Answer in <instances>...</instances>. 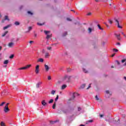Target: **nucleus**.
Returning a JSON list of instances; mask_svg holds the SVG:
<instances>
[{"label": "nucleus", "instance_id": "f257e3e1", "mask_svg": "<svg viewBox=\"0 0 126 126\" xmlns=\"http://www.w3.org/2000/svg\"><path fill=\"white\" fill-rule=\"evenodd\" d=\"M8 105H9V103H8L6 104V105L4 108V113H8V111H9V108H8Z\"/></svg>", "mask_w": 126, "mask_h": 126}, {"label": "nucleus", "instance_id": "f03ea898", "mask_svg": "<svg viewBox=\"0 0 126 126\" xmlns=\"http://www.w3.org/2000/svg\"><path fill=\"white\" fill-rule=\"evenodd\" d=\"M30 67H31V64H28L26 66L21 67V68H19L18 69L19 70H21L22 69H28V68H30Z\"/></svg>", "mask_w": 126, "mask_h": 126}, {"label": "nucleus", "instance_id": "7ed1b4c3", "mask_svg": "<svg viewBox=\"0 0 126 126\" xmlns=\"http://www.w3.org/2000/svg\"><path fill=\"white\" fill-rule=\"evenodd\" d=\"M114 20L115 21V22L117 23V24L118 25V28L122 29L123 28L122 27V26H120V22L119 21V20L115 18Z\"/></svg>", "mask_w": 126, "mask_h": 126}, {"label": "nucleus", "instance_id": "20e7f679", "mask_svg": "<svg viewBox=\"0 0 126 126\" xmlns=\"http://www.w3.org/2000/svg\"><path fill=\"white\" fill-rule=\"evenodd\" d=\"M39 66H40L39 65H37L35 67V72L36 74H38V73H39Z\"/></svg>", "mask_w": 126, "mask_h": 126}, {"label": "nucleus", "instance_id": "39448f33", "mask_svg": "<svg viewBox=\"0 0 126 126\" xmlns=\"http://www.w3.org/2000/svg\"><path fill=\"white\" fill-rule=\"evenodd\" d=\"M13 46H14V43L13 42H10L8 44L9 48H13Z\"/></svg>", "mask_w": 126, "mask_h": 126}, {"label": "nucleus", "instance_id": "423d86ee", "mask_svg": "<svg viewBox=\"0 0 126 126\" xmlns=\"http://www.w3.org/2000/svg\"><path fill=\"white\" fill-rule=\"evenodd\" d=\"M44 67L46 71H48L50 70V67H49V66L46 64H44Z\"/></svg>", "mask_w": 126, "mask_h": 126}, {"label": "nucleus", "instance_id": "0eeeda50", "mask_svg": "<svg viewBox=\"0 0 126 126\" xmlns=\"http://www.w3.org/2000/svg\"><path fill=\"white\" fill-rule=\"evenodd\" d=\"M70 78H71V76H65V79H67L68 82L70 80Z\"/></svg>", "mask_w": 126, "mask_h": 126}, {"label": "nucleus", "instance_id": "6e6552de", "mask_svg": "<svg viewBox=\"0 0 126 126\" xmlns=\"http://www.w3.org/2000/svg\"><path fill=\"white\" fill-rule=\"evenodd\" d=\"M115 35L116 38L119 40V41H120V40H121V34H115Z\"/></svg>", "mask_w": 126, "mask_h": 126}, {"label": "nucleus", "instance_id": "1a4fd4ad", "mask_svg": "<svg viewBox=\"0 0 126 126\" xmlns=\"http://www.w3.org/2000/svg\"><path fill=\"white\" fill-rule=\"evenodd\" d=\"M88 31L89 34H91L92 32L93 31H94V29L91 28H89L88 29Z\"/></svg>", "mask_w": 126, "mask_h": 126}, {"label": "nucleus", "instance_id": "9d476101", "mask_svg": "<svg viewBox=\"0 0 126 126\" xmlns=\"http://www.w3.org/2000/svg\"><path fill=\"white\" fill-rule=\"evenodd\" d=\"M41 84H42V82H39L37 83L36 85V88H39L40 87V85H41Z\"/></svg>", "mask_w": 126, "mask_h": 126}, {"label": "nucleus", "instance_id": "9b49d317", "mask_svg": "<svg viewBox=\"0 0 126 126\" xmlns=\"http://www.w3.org/2000/svg\"><path fill=\"white\" fill-rule=\"evenodd\" d=\"M37 63H43L44 62V59L42 58H40L37 61Z\"/></svg>", "mask_w": 126, "mask_h": 126}, {"label": "nucleus", "instance_id": "f8f14e48", "mask_svg": "<svg viewBox=\"0 0 126 126\" xmlns=\"http://www.w3.org/2000/svg\"><path fill=\"white\" fill-rule=\"evenodd\" d=\"M58 113L59 114H66V111L65 110L59 111Z\"/></svg>", "mask_w": 126, "mask_h": 126}, {"label": "nucleus", "instance_id": "ddd939ff", "mask_svg": "<svg viewBox=\"0 0 126 126\" xmlns=\"http://www.w3.org/2000/svg\"><path fill=\"white\" fill-rule=\"evenodd\" d=\"M41 104L43 106H45L46 105H47V102H46V100H43L41 101Z\"/></svg>", "mask_w": 126, "mask_h": 126}, {"label": "nucleus", "instance_id": "4468645a", "mask_svg": "<svg viewBox=\"0 0 126 126\" xmlns=\"http://www.w3.org/2000/svg\"><path fill=\"white\" fill-rule=\"evenodd\" d=\"M4 20H7L8 21H9V19L8 18V16H5V19L3 20H2V22H3Z\"/></svg>", "mask_w": 126, "mask_h": 126}, {"label": "nucleus", "instance_id": "2eb2a0df", "mask_svg": "<svg viewBox=\"0 0 126 126\" xmlns=\"http://www.w3.org/2000/svg\"><path fill=\"white\" fill-rule=\"evenodd\" d=\"M65 88H66V85H63L62 86L61 89H62V90H63V89H65Z\"/></svg>", "mask_w": 126, "mask_h": 126}, {"label": "nucleus", "instance_id": "dca6fc26", "mask_svg": "<svg viewBox=\"0 0 126 126\" xmlns=\"http://www.w3.org/2000/svg\"><path fill=\"white\" fill-rule=\"evenodd\" d=\"M78 95V94L76 93H74L73 94V99H74L75 98V96H77Z\"/></svg>", "mask_w": 126, "mask_h": 126}, {"label": "nucleus", "instance_id": "f3484780", "mask_svg": "<svg viewBox=\"0 0 126 126\" xmlns=\"http://www.w3.org/2000/svg\"><path fill=\"white\" fill-rule=\"evenodd\" d=\"M7 33H8V31L5 32L4 33L2 34V37H4V36H5Z\"/></svg>", "mask_w": 126, "mask_h": 126}, {"label": "nucleus", "instance_id": "a211bd4d", "mask_svg": "<svg viewBox=\"0 0 126 126\" xmlns=\"http://www.w3.org/2000/svg\"><path fill=\"white\" fill-rule=\"evenodd\" d=\"M48 57H50V55H49V53H45V58H47Z\"/></svg>", "mask_w": 126, "mask_h": 126}, {"label": "nucleus", "instance_id": "6ab92c4d", "mask_svg": "<svg viewBox=\"0 0 126 126\" xmlns=\"http://www.w3.org/2000/svg\"><path fill=\"white\" fill-rule=\"evenodd\" d=\"M14 24L15 25H16V26H17L18 25H20V23H19V22L18 21H16L15 22Z\"/></svg>", "mask_w": 126, "mask_h": 126}, {"label": "nucleus", "instance_id": "aec40b11", "mask_svg": "<svg viewBox=\"0 0 126 126\" xmlns=\"http://www.w3.org/2000/svg\"><path fill=\"white\" fill-rule=\"evenodd\" d=\"M55 94H56V91L55 90H53L51 92V95H55Z\"/></svg>", "mask_w": 126, "mask_h": 126}, {"label": "nucleus", "instance_id": "412c9836", "mask_svg": "<svg viewBox=\"0 0 126 126\" xmlns=\"http://www.w3.org/2000/svg\"><path fill=\"white\" fill-rule=\"evenodd\" d=\"M1 126H5V124L3 122H1L0 124Z\"/></svg>", "mask_w": 126, "mask_h": 126}, {"label": "nucleus", "instance_id": "4be33fe9", "mask_svg": "<svg viewBox=\"0 0 126 126\" xmlns=\"http://www.w3.org/2000/svg\"><path fill=\"white\" fill-rule=\"evenodd\" d=\"M9 63V61L8 60H5L4 62L3 63H4V64H7V63Z\"/></svg>", "mask_w": 126, "mask_h": 126}, {"label": "nucleus", "instance_id": "5701e85b", "mask_svg": "<svg viewBox=\"0 0 126 126\" xmlns=\"http://www.w3.org/2000/svg\"><path fill=\"white\" fill-rule=\"evenodd\" d=\"M52 37V34H50V35H47V36H46V39H47V40L48 39H50V37Z\"/></svg>", "mask_w": 126, "mask_h": 126}, {"label": "nucleus", "instance_id": "b1692460", "mask_svg": "<svg viewBox=\"0 0 126 126\" xmlns=\"http://www.w3.org/2000/svg\"><path fill=\"white\" fill-rule=\"evenodd\" d=\"M97 27L98 28V29H99V30H103V29L102 28V27H101L100 25H97Z\"/></svg>", "mask_w": 126, "mask_h": 126}, {"label": "nucleus", "instance_id": "393cba45", "mask_svg": "<svg viewBox=\"0 0 126 126\" xmlns=\"http://www.w3.org/2000/svg\"><path fill=\"white\" fill-rule=\"evenodd\" d=\"M54 102V99H51L50 100V101L48 102L49 104H51V103H53Z\"/></svg>", "mask_w": 126, "mask_h": 126}, {"label": "nucleus", "instance_id": "a878e982", "mask_svg": "<svg viewBox=\"0 0 126 126\" xmlns=\"http://www.w3.org/2000/svg\"><path fill=\"white\" fill-rule=\"evenodd\" d=\"M108 22H109L110 24H113V21H112V20L109 19Z\"/></svg>", "mask_w": 126, "mask_h": 126}, {"label": "nucleus", "instance_id": "bb28decb", "mask_svg": "<svg viewBox=\"0 0 126 126\" xmlns=\"http://www.w3.org/2000/svg\"><path fill=\"white\" fill-rule=\"evenodd\" d=\"M56 102H54V104L53 105L52 108L53 109H56Z\"/></svg>", "mask_w": 126, "mask_h": 126}, {"label": "nucleus", "instance_id": "cd10ccee", "mask_svg": "<svg viewBox=\"0 0 126 126\" xmlns=\"http://www.w3.org/2000/svg\"><path fill=\"white\" fill-rule=\"evenodd\" d=\"M10 27L9 25H8L7 26H5L3 28V30H5V29H7V28H8Z\"/></svg>", "mask_w": 126, "mask_h": 126}, {"label": "nucleus", "instance_id": "c85d7f7f", "mask_svg": "<svg viewBox=\"0 0 126 126\" xmlns=\"http://www.w3.org/2000/svg\"><path fill=\"white\" fill-rule=\"evenodd\" d=\"M86 85L85 84H83V85L81 86V88H82V89L85 88Z\"/></svg>", "mask_w": 126, "mask_h": 126}, {"label": "nucleus", "instance_id": "c756f323", "mask_svg": "<svg viewBox=\"0 0 126 126\" xmlns=\"http://www.w3.org/2000/svg\"><path fill=\"white\" fill-rule=\"evenodd\" d=\"M83 70L85 73H87L88 72V71L86 70V69L85 68H83Z\"/></svg>", "mask_w": 126, "mask_h": 126}, {"label": "nucleus", "instance_id": "7c9ffc66", "mask_svg": "<svg viewBox=\"0 0 126 126\" xmlns=\"http://www.w3.org/2000/svg\"><path fill=\"white\" fill-rule=\"evenodd\" d=\"M59 100V95H57L56 98H55V102H57Z\"/></svg>", "mask_w": 126, "mask_h": 126}, {"label": "nucleus", "instance_id": "2f4dec72", "mask_svg": "<svg viewBox=\"0 0 126 126\" xmlns=\"http://www.w3.org/2000/svg\"><path fill=\"white\" fill-rule=\"evenodd\" d=\"M28 13L30 15H33V13H32L31 11H28Z\"/></svg>", "mask_w": 126, "mask_h": 126}, {"label": "nucleus", "instance_id": "473e14b6", "mask_svg": "<svg viewBox=\"0 0 126 126\" xmlns=\"http://www.w3.org/2000/svg\"><path fill=\"white\" fill-rule=\"evenodd\" d=\"M4 104H5V102H2L1 104H0V106L1 107L2 106H3V105H4Z\"/></svg>", "mask_w": 126, "mask_h": 126}, {"label": "nucleus", "instance_id": "72a5a7b5", "mask_svg": "<svg viewBox=\"0 0 126 126\" xmlns=\"http://www.w3.org/2000/svg\"><path fill=\"white\" fill-rule=\"evenodd\" d=\"M14 57V55L12 54L9 57V59H13Z\"/></svg>", "mask_w": 126, "mask_h": 126}, {"label": "nucleus", "instance_id": "f704fd0d", "mask_svg": "<svg viewBox=\"0 0 126 126\" xmlns=\"http://www.w3.org/2000/svg\"><path fill=\"white\" fill-rule=\"evenodd\" d=\"M126 59H125L122 60L121 63H126Z\"/></svg>", "mask_w": 126, "mask_h": 126}, {"label": "nucleus", "instance_id": "c9c22d12", "mask_svg": "<svg viewBox=\"0 0 126 126\" xmlns=\"http://www.w3.org/2000/svg\"><path fill=\"white\" fill-rule=\"evenodd\" d=\"M95 100H96V101H99V98L98 97L97 95H95Z\"/></svg>", "mask_w": 126, "mask_h": 126}, {"label": "nucleus", "instance_id": "e433bc0d", "mask_svg": "<svg viewBox=\"0 0 126 126\" xmlns=\"http://www.w3.org/2000/svg\"><path fill=\"white\" fill-rule=\"evenodd\" d=\"M113 51H114V52H116V53L117 52H119V50L117 49H115V48L113 49Z\"/></svg>", "mask_w": 126, "mask_h": 126}, {"label": "nucleus", "instance_id": "4c0bfd02", "mask_svg": "<svg viewBox=\"0 0 126 126\" xmlns=\"http://www.w3.org/2000/svg\"><path fill=\"white\" fill-rule=\"evenodd\" d=\"M44 33L46 34V35H47V34H48V33H50V32L47 31H44Z\"/></svg>", "mask_w": 126, "mask_h": 126}, {"label": "nucleus", "instance_id": "58836bf2", "mask_svg": "<svg viewBox=\"0 0 126 126\" xmlns=\"http://www.w3.org/2000/svg\"><path fill=\"white\" fill-rule=\"evenodd\" d=\"M37 25H39V26H42V25H44V23L40 24V23H37Z\"/></svg>", "mask_w": 126, "mask_h": 126}, {"label": "nucleus", "instance_id": "ea45409f", "mask_svg": "<svg viewBox=\"0 0 126 126\" xmlns=\"http://www.w3.org/2000/svg\"><path fill=\"white\" fill-rule=\"evenodd\" d=\"M89 88H91V84H90L89 87L87 88V90L89 89Z\"/></svg>", "mask_w": 126, "mask_h": 126}, {"label": "nucleus", "instance_id": "a19ab883", "mask_svg": "<svg viewBox=\"0 0 126 126\" xmlns=\"http://www.w3.org/2000/svg\"><path fill=\"white\" fill-rule=\"evenodd\" d=\"M66 19L68 21H72V20H71V19H70V18H67Z\"/></svg>", "mask_w": 126, "mask_h": 126}, {"label": "nucleus", "instance_id": "79ce46f5", "mask_svg": "<svg viewBox=\"0 0 126 126\" xmlns=\"http://www.w3.org/2000/svg\"><path fill=\"white\" fill-rule=\"evenodd\" d=\"M121 33L122 34V35H123V36L126 38V35L125 34V33L123 32H121Z\"/></svg>", "mask_w": 126, "mask_h": 126}, {"label": "nucleus", "instance_id": "37998d69", "mask_svg": "<svg viewBox=\"0 0 126 126\" xmlns=\"http://www.w3.org/2000/svg\"><path fill=\"white\" fill-rule=\"evenodd\" d=\"M30 30H32V27H29V31H30Z\"/></svg>", "mask_w": 126, "mask_h": 126}, {"label": "nucleus", "instance_id": "c03bdc74", "mask_svg": "<svg viewBox=\"0 0 126 126\" xmlns=\"http://www.w3.org/2000/svg\"><path fill=\"white\" fill-rule=\"evenodd\" d=\"M48 80H51V79H52V78H51V77L50 76H49L48 77Z\"/></svg>", "mask_w": 126, "mask_h": 126}, {"label": "nucleus", "instance_id": "a18cd8bd", "mask_svg": "<svg viewBox=\"0 0 126 126\" xmlns=\"http://www.w3.org/2000/svg\"><path fill=\"white\" fill-rule=\"evenodd\" d=\"M88 122V123H93V121L92 120H89Z\"/></svg>", "mask_w": 126, "mask_h": 126}, {"label": "nucleus", "instance_id": "49530a36", "mask_svg": "<svg viewBox=\"0 0 126 126\" xmlns=\"http://www.w3.org/2000/svg\"><path fill=\"white\" fill-rule=\"evenodd\" d=\"M92 14V13H91V12H89V13H88L87 14V15L89 16V15H91Z\"/></svg>", "mask_w": 126, "mask_h": 126}, {"label": "nucleus", "instance_id": "de8ad7c7", "mask_svg": "<svg viewBox=\"0 0 126 126\" xmlns=\"http://www.w3.org/2000/svg\"><path fill=\"white\" fill-rule=\"evenodd\" d=\"M100 118H103V117H104V115L103 114H100Z\"/></svg>", "mask_w": 126, "mask_h": 126}, {"label": "nucleus", "instance_id": "09e8293b", "mask_svg": "<svg viewBox=\"0 0 126 126\" xmlns=\"http://www.w3.org/2000/svg\"><path fill=\"white\" fill-rule=\"evenodd\" d=\"M106 94H109L110 93V92L109 91H106Z\"/></svg>", "mask_w": 126, "mask_h": 126}, {"label": "nucleus", "instance_id": "8fccbe9b", "mask_svg": "<svg viewBox=\"0 0 126 126\" xmlns=\"http://www.w3.org/2000/svg\"><path fill=\"white\" fill-rule=\"evenodd\" d=\"M116 63L118 65H120V62L116 61Z\"/></svg>", "mask_w": 126, "mask_h": 126}, {"label": "nucleus", "instance_id": "3c124183", "mask_svg": "<svg viewBox=\"0 0 126 126\" xmlns=\"http://www.w3.org/2000/svg\"><path fill=\"white\" fill-rule=\"evenodd\" d=\"M52 49V47H47V50H51Z\"/></svg>", "mask_w": 126, "mask_h": 126}, {"label": "nucleus", "instance_id": "603ef678", "mask_svg": "<svg viewBox=\"0 0 126 126\" xmlns=\"http://www.w3.org/2000/svg\"><path fill=\"white\" fill-rule=\"evenodd\" d=\"M29 43H30V44H32V43H34V41H30L29 42Z\"/></svg>", "mask_w": 126, "mask_h": 126}, {"label": "nucleus", "instance_id": "864d4df0", "mask_svg": "<svg viewBox=\"0 0 126 126\" xmlns=\"http://www.w3.org/2000/svg\"><path fill=\"white\" fill-rule=\"evenodd\" d=\"M78 111H81V108L78 107Z\"/></svg>", "mask_w": 126, "mask_h": 126}, {"label": "nucleus", "instance_id": "5fc2aeb1", "mask_svg": "<svg viewBox=\"0 0 126 126\" xmlns=\"http://www.w3.org/2000/svg\"><path fill=\"white\" fill-rule=\"evenodd\" d=\"M55 123H56V122L51 121V122H50L51 124H55Z\"/></svg>", "mask_w": 126, "mask_h": 126}, {"label": "nucleus", "instance_id": "6e6d98bb", "mask_svg": "<svg viewBox=\"0 0 126 126\" xmlns=\"http://www.w3.org/2000/svg\"><path fill=\"white\" fill-rule=\"evenodd\" d=\"M115 55H116V53H114L112 54V57H115Z\"/></svg>", "mask_w": 126, "mask_h": 126}, {"label": "nucleus", "instance_id": "4d7b16f0", "mask_svg": "<svg viewBox=\"0 0 126 126\" xmlns=\"http://www.w3.org/2000/svg\"><path fill=\"white\" fill-rule=\"evenodd\" d=\"M66 35H67V32H65V34H63V36H66Z\"/></svg>", "mask_w": 126, "mask_h": 126}, {"label": "nucleus", "instance_id": "13d9d810", "mask_svg": "<svg viewBox=\"0 0 126 126\" xmlns=\"http://www.w3.org/2000/svg\"><path fill=\"white\" fill-rule=\"evenodd\" d=\"M95 1H96V2H99V0H95Z\"/></svg>", "mask_w": 126, "mask_h": 126}, {"label": "nucleus", "instance_id": "bf43d9fd", "mask_svg": "<svg viewBox=\"0 0 126 126\" xmlns=\"http://www.w3.org/2000/svg\"><path fill=\"white\" fill-rule=\"evenodd\" d=\"M34 37H37V34L34 33Z\"/></svg>", "mask_w": 126, "mask_h": 126}, {"label": "nucleus", "instance_id": "052dcab7", "mask_svg": "<svg viewBox=\"0 0 126 126\" xmlns=\"http://www.w3.org/2000/svg\"><path fill=\"white\" fill-rule=\"evenodd\" d=\"M80 126H85L84 125H80Z\"/></svg>", "mask_w": 126, "mask_h": 126}, {"label": "nucleus", "instance_id": "680f3d73", "mask_svg": "<svg viewBox=\"0 0 126 126\" xmlns=\"http://www.w3.org/2000/svg\"><path fill=\"white\" fill-rule=\"evenodd\" d=\"M117 45H121V43H120V42H118Z\"/></svg>", "mask_w": 126, "mask_h": 126}, {"label": "nucleus", "instance_id": "e2e57ef3", "mask_svg": "<svg viewBox=\"0 0 126 126\" xmlns=\"http://www.w3.org/2000/svg\"><path fill=\"white\" fill-rule=\"evenodd\" d=\"M124 78L126 81V77H124Z\"/></svg>", "mask_w": 126, "mask_h": 126}, {"label": "nucleus", "instance_id": "0e129e2a", "mask_svg": "<svg viewBox=\"0 0 126 126\" xmlns=\"http://www.w3.org/2000/svg\"><path fill=\"white\" fill-rule=\"evenodd\" d=\"M105 25L107 26V27H109V26L108 25H107L106 24H105Z\"/></svg>", "mask_w": 126, "mask_h": 126}, {"label": "nucleus", "instance_id": "69168bd1", "mask_svg": "<svg viewBox=\"0 0 126 126\" xmlns=\"http://www.w3.org/2000/svg\"><path fill=\"white\" fill-rule=\"evenodd\" d=\"M111 68H114V66H113V65L111 66Z\"/></svg>", "mask_w": 126, "mask_h": 126}, {"label": "nucleus", "instance_id": "338daca9", "mask_svg": "<svg viewBox=\"0 0 126 126\" xmlns=\"http://www.w3.org/2000/svg\"><path fill=\"white\" fill-rule=\"evenodd\" d=\"M1 46H0V50H1Z\"/></svg>", "mask_w": 126, "mask_h": 126}, {"label": "nucleus", "instance_id": "774afa93", "mask_svg": "<svg viewBox=\"0 0 126 126\" xmlns=\"http://www.w3.org/2000/svg\"><path fill=\"white\" fill-rule=\"evenodd\" d=\"M124 65H126V62L125 63Z\"/></svg>", "mask_w": 126, "mask_h": 126}]
</instances>
